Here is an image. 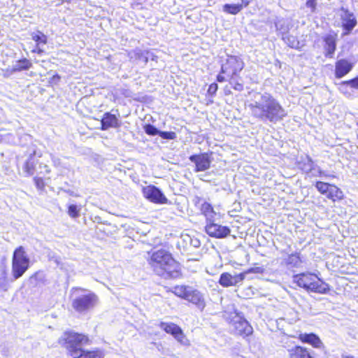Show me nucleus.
<instances>
[{
	"label": "nucleus",
	"mask_w": 358,
	"mask_h": 358,
	"mask_svg": "<svg viewBox=\"0 0 358 358\" xmlns=\"http://www.w3.org/2000/svg\"><path fill=\"white\" fill-rule=\"evenodd\" d=\"M31 67L32 62L29 59L27 58H22L16 62L15 65L13 67L12 71L20 72L22 71L29 70Z\"/></svg>",
	"instance_id": "nucleus-24"
},
{
	"label": "nucleus",
	"mask_w": 358,
	"mask_h": 358,
	"mask_svg": "<svg viewBox=\"0 0 358 358\" xmlns=\"http://www.w3.org/2000/svg\"><path fill=\"white\" fill-rule=\"evenodd\" d=\"M159 136L163 139L174 140L176 138V134L174 131H160Z\"/></svg>",
	"instance_id": "nucleus-32"
},
{
	"label": "nucleus",
	"mask_w": 358,
	"mask_h": 358,
	"mask_svg": "<svg viewBox=\"0 0 358 358\" xmlns=\"http://www.w3.org/2000/svg\"><path fill=\"white\" fill-rule=\"evenodd\" d=\"M31 39L35 42L36 46L31 50V52L38 55H42L44 50L41 48V45H44L48 43V36L41 31H36L31 33Z\"/></svg>",
	"instance_id": "nucleus-22"
},
{
	"label": "nucleus",
	"mask_w": 358,
	"mask_h": 358,
	"mask_svg": "<svg viewBox=\"0 0 358 358\" xmlns=\"http://www.w3.org/2000/svg\"><path fill=\"white\" fill-rule=\"evenodd\" d=\"M301 255L299 252H294L288 255L286 264L291 266H297L301 263Z\"/></svg>",
	"instance_id": "nucleus-26"
},
{
	"label": "nucleus",
	"mask_w": 358,
	"mask_h": 358,
	"mask_svg": "<svg viewBox=\"0 0 358 358\" xmlns=\"http://www.w3.org/2000/svg\"><path fill=\"white\" fill-rule=\"evenodd\" d=\"M250 3V0H241V3H227L223 6V10L231 15H236L240 13L243 8H246Z\"/></svg>",
	"instance_id": "nucleus-23"
},
{
	"label": "nucleus",
	"mask_w": 358,
	"mask_h": 358,
	"mask_svg": "<svg viewBox=\"0 0 358 358\" xmlns=\"http://www.w3.org/2000/svg\"><path fill=\"white\" fill-rule=\"evenodd\" d=\"M146 262L152 271L164 278H178L182 276V266L174 257L166 244L160 243L147 252Z\"/></svg>",
	"instance_id": "nucleus-1"
},
{
	"label": "nucleus",
	"mask_w": 358,
	"mask_h": 358,
	"mask_svg": "<svg viewBox=\"0 0 358 358\" xmlns=\"http://www.w3.org/2000/svg\"><path fill=\"white\" fill-rule=\"evenodd\" d=\"M341 10L342 13L340 15V27L342 29L341 36L343 37L352 33L358 22L355 15L352 12L343 8H341Z\"/></svg>",
	"instance_id": "nucleus-10"
},
{
	"label": "nucleus",
	"mask_w": 358,
	"mask_h": 358,
	"mask_svg": "<svg viewBox=\"0 0 358 358\" xmlns=\"http://www.w3.org/2000/svg\"><path fill=\"white\" fill-rule=\"evenodd\" d=\"M142 194L145 199L156 204H166L169 202L168 199L161 189L153 185L143 187Z\"/></svg>",
	"instance_id": "nucleus-11"
},
{
	"label": "nucleus",
	"mask_w": 358,
	"mask_h": 358,
	"mask_svg": "<svg viewBox=\"0 0 358 358\" xmlns=\"http://www.w3.org/2000/svg\"><path fill=\"white\" fill-rule=\"evenodd\" d=\"M172 293L177 297L186 300L203 310L206 306V301L203 294L197 289L185 285H177L173 287Z\"/></svg>",
	"instance_id": "nucleus-7"
},
{
	"label": "nucleus",
	"mask_w": 358,
	"mask_h": 358,
	"mask_svg": "<svg viewBox=\"0 0 358 358\" xmlns=\"http://www.w3.org/2000/svg\"><path fill=\"white\" fill-rule=\"evenodd\" d=\"M338 34L331 31L322 37L324 55L326 58H333L337 48Z\"/></svg>",
	"instance_id": "nucleus-14"
},
{
	"label": "nucleus",
	"mask_w": 358,
	"mask_h": 358,
	"mask_svg": "<svg viewBox=\"0 0 358 358\" xmlns=\"http://www.w3.org/2000/svg\"><path fill=\"white\" fill-rule=\"evenodd\" d=\"M58 343L64 348L71 358H104L105 350L94 348L85 349L83 346L92 343L89 335L73 330H66L58 339Z\"/></svg>",
	"instance_id": "nucleus-2"
},
{
	"label": "nucleus",
	"mask_w": 358,
	"mask_h": 358,
	"mask_svg": "<svg viewBox=\"0 0 358 358\" xmlns=\"http://www.w3.org/2000/svg\"><path fill=\"white\" fill-rule=\"evenodd\" d=\"M234 334L237 336L245 338L253 333V328L250 324L243 318H239L233 323Z\"/></svg>",
	"instance_id": "nucleus-16"
},
{
	"label": "nucleus",
	"mask_w": 358,
	"mask_h": 358,
	"mask_svg": "<svg viewBox=\"0 0 358 358\" xmlns=\"http://www.w3.org/2000/svg\"><path fill=\"white\" fill-rule=\"evenodd\" d=\"M293 282L310 292L325 294L330 291L329 284L313 272L306 271L294 275Z\"/></svg>",
	"instance_id": "nucleus-5"
},
{
	"label": "nucleus",
	"mask_w": 358,
	"mask_h": 358,
	"mask_svg": "<svg viewBox=\"0 0 358 358\" xmlns=\"http://www.w3.org/2000/svg\"><path fill=\"white\" fill-rule=\"evenodd\" d=\"M297 165L300 169L305 172H308L313 169V161L309 157L298 162Z\"/></svg>",
	"instance_id": "nucleus-25"
},
{
	"label": "nucleus",
	"mask_w": 358,
	"mask_h": 358,
	"mask_svg": "<svg viewBox=\"0 0 358 358\" xmlns=\"http://www.w3.org/2000/svg\"><path fill=\"white\" fill-rule=\"evenodd\" d=\"M121 125L116 115L106 112L103 115L101 120V130L106 131L110 128H118Z\"/></svg>",
	"instance_id": "nucleus-21"
},
{
	"label": "nucleus",
	"mask_w": 358,
	"mask_h": 358,
	"mask_svg": "<svg viewBox=\"0 0 358 358\" xmlns=\"http://www.w3.org/2000/svg\"><path fill=\"white\" fill-rule=\"evenodd\" d=\"M342 84L350 86L352 89L358 90V75L354 78L343 81Z\"/></svg>",
	"instance_id": "nucleus-33"
},
{
	"label": "nucleus",
	"mask_w": 358,
	"mask_h": 358,
	"mask_svg": "<svg viewBox=\"0 0 358 358\" xmlns=\"http://www.w3.org/2000/svg\"><path fill=\"white\" fill-rule=\"evenodd\" d=\"M252 115L257 119L277 122L283 120L287 113L280 103L271 95H262V103H250Z\"/></svg>",
	"instance_id": "nucleus-4"
},
{
	"label": "nucleus",
	"mask_w": 358,
	"mask_h": 358,
	"mask_svg": "<svg viewBox=\"0 0 358 358\" xmlns=\"http://www.w3.org/2000/svg\"><path fill=\"white\" fill-rule=\"evenodd\" d=\"M49 180V178H45L38 176H34L33 178L36 189L40 192L45 191V187L47 185V181Z\"/></svg>",
	"instance_id": "nucleus-27"
},
{
	"label": "nucleus",
	"mask_w": 358,
	"mask_h": 358,
	"mask_svg": "<svg viewBox=\"0 0 358 358\" xmlns=\"http://www.w3.org/2000/svg\"><path fill=\"white\" fill-rule=\"evenodd\" d=\"M160 328L166 334L173 336L178 342L184 343L187 340L182 329L176 324L173 322H161Z\"/></svg>",
	"instance_id": "nucleus-15"
},
{
	"label": "nucleus",
	"mask_w": 358,
	"mask_h": 358,
	"mask_svg": "<svg viewBox=\"0 0 358 358\" xmlns=\"http://www.w3.org/2000/svg\"><path fill=\"white\" fill-rule=\"evenodd\" d=\"M71 294L76 295L71 300V307L78 313H85L94 308L99 303L98 296L92 292L80 287H73L71 290Z\"/></svg>",
	"instance_id": "nucleus-6"
},
{
	"label": "nucleus",
	"mask_w": 358,
	"mask_h": 358,
	"mask_svg": "<svg viewBox=\"0 0 358 358\" xmlns=\"http://www.w3.org/2000/svg\"><path fill=\"white\" fill-rule=\"evenodd\" d=\"M12 275L15 280L21 278L30 266V260L25 248L20 245L16 248L12 257Z\"/></svg>",
	"instance_id": "nucleus-8"
},
{
	"label": "nucleus",
	"mask_w": 358,
	"mask_h": 358,
	"mask_svg": "<svg viewBox=\"0 0 358 358\" xmlns=\"http://www.w3.org/2000/svg\"><path fill=\"white\" fill-rule=\"evenodd\" d=\"M68 215L72 218H77L80 216V209L76 205H69L68 207Z\"/></svg>",
	"instance_id": "nucleus-31"
},
{
	"label": "nucleus",
	"mask_w": 358,
	"mask_h": 358,
	"mask_svg": "<svg viewBox=\"0 0 358 358\" xmlns=\"http://www.w3.org/2000/svg\"><path fill=\"white\" fill-rule=\"evenodd\" d=\"M315 187L321 194L325 195L333 202L341 201L344 198L343 191L334 184L317 181Z\"/></svg>",
	"instance_id": "nucleus-9"
},
{
	"label": "nucleus",
	"mask_w": 358,
	"mask_h": 358,
	"mask_svg": "<svg viewBox=\"0 0 358 358\" xmlns=\"http://www.w3.org/2000/svg\"><path fill=\"white\" fill-rule=\"evenodd\" d=\"M218 90V85L216 83H213L209 85L208 90H207V94L210 96L213 97L215 96Z\"/></svg>",
	"instance_id": "nucleus-34"
},
{
	"label": "nucleus",
	"mask_w": 358,
	"mask_h": 358,
	"mask_svg": "<svg viewBox=\"0 0 358 358\" xmlns=\"http://www.w3.org/2000/svg\"><path fill=\"white\" fill-rule=\"evenodd\" d=\"M205 231L210 237L220 239L227 237L231 233V229L229 227L210 221L205 226Z\"/></svg>",
	"instance_id": "nucleus-13"
},
{
	"label": "nucleus",
	"mask_w": 358,
	"mask_h": 358,
	"mask_svg": "<svg viewBox=\"0 0 358 358\" xmlns=\"http://www.w3.org/2000/svg\"><path fill=\"white\" fill-rule=\"evenodd\" d=\"M61 79V76L56 73L50 78V83L57 84Z\"/></svg>",
	"instance_id": "nucleus-37"
},
{
	"label": "nucleus",
	"mask_w": 358,
	"mask_h": 358,
	"mask_svg": "<svg viewBox=\"0 0 358 358\" xmlns=\"http://www.w3.org/2000/svg\"><path fill=\"white\" fill-rule=\"evenodd\" d=\"M145 132L150 136L159 135L160 131H159L154 125L151 124H146L143 126Z\"/></svg>",
	"instance_id": "nucleus-30"
},
{
	"label": "nucleus",
	"mask_w": 358,
	"mask_h": 358,
	"mask_svg": "<svg viewBox=\"0 0 358 358\" xmlns=\"http://www.w3.org/2000/svg\"><path fill=\"white\" fill-rule=\"evenodd\" d=\"M200 211L205 216H211L215 214L213 206L208 202L204 201L200 206Z\"/></svg>",
	"instance_id": "nucleus-28"
},
{
	"label": "nucleus",
	"mask_w": 358,
	"mask_h": 358,
	"mask_svg": "<svg viewBox=\"0 0 358 358\" xmlns=\"http://www.w3.org/2000/svg\"><path fill=\"white\" fill-rule=\"evenodd\" d=\"M23 169L27 176H32L35 171V164L30 159H27L23 165Z\"/></svg>",
	"instance_id": "nucleus-29"
},
{
	"label": "nucleus",
	"mask_w": 358,
	"mask_h": 358,
	"mask_svg": "<svg viewBox=\"0 0 358 358\" xmlns=\"http://www.w3.org/2000/svg\"><path fill=\"white\" fill-rule=\"evenodd\" d=\"M226 94H231V91H229V92H225Z\"/></svg>",
	"instance_id": "nucleus-39"
},
{
	"label": "nucleus",
	"mask_w": 358,
	"mask_h": 358,
	"mask_svg": "<svg viewBox=\"0 0 358 358\" xmlns=\"http://www.w3.org/2000/svg\"><path fill=\"white\" fill-rule=\"evenodd\" d=\"M297 338L302 343L308 344L314 348H322L324 347L322 340L315 333L299 334Z\"/></svg>",
	"instance_id": "nucleus-20"
},
{
	"label": "nucleus",
	"mask_w": 358,
	"mask_h": 358,
	"mask_svg": "<svg viewBox=\"0 0 358 358\" xmlns=\"http://www.w3.org/2000/svg\"><path fill=\"white\" fill-rule=\"evenodd\" d=\"M357 126H358V122H357Z\"/></svg>",
	"instance_id": "nucleus-40"
},
{
	"label": "nucleus",
	"mask_w": 358,
	"mask_h": 358,
	"mask_svg": "<svg viewBox=\"0 0 358 358\" xmlns=\"http://www.w3.org/2000/svg\"><path fill=\"white\" fill-rule=\"evenodd\" d=\"M264 268L262 267H251L241 273H244V279L245 278V275L248 273H263Z\"/></svg>",
	"instance_id": "nucleus-35"
},
{
	"label": "nucleus",
	"mask_w": 358,
	"mask_h": 358,
	"mask_svg": "<svg viewBox=\"0 0 358 358\" xmlns=\"http://www.w3.org/2000/svg\"><path fill=\"white\" fill-rule=\"evenodd\" d=\"M354 64L348 59H340L335 62L334 76L340 79L348 75L353 69Z\"/></svg>",
	"instance_id": "nucleus-17"
},
{
	"label": "nucleus",
	"mask_w": 358,
	"mask_h": 358,
	"mask_svg": "<svg viewBox=\"0 0 358 358\" xmlns=\"http://www.w3.org/2000/svg\"><path fill=\"white\" fill-rule=\"evenodd\" d=\"M289 358H317L316 355L308 348L296 345L288 350Z\"/></svg>",
	"instance_id": "nucleus-19"
},
{
	"label": "nucleus",
	"mask_w": 358,
	"mask_h": 358,
	"mask_svg": "<svg viewBox=\"0 0 358 358\" xmlns=\"http://www.w3.org/2000/svg\"><path fill=\"white\" fill-rule=\"evenodd\" d=\"M212 152H203L191 155L189 159L194 163V171L201 172L208 170L211 164Z\"/></svg>",
	"instance_id": "nucleus-12"
},
{
	"label": "nucleus",
	"mask_w": 358,
	"mask_h": 358,
	"mask_svg": "<svg viewBox=\"0 0 358 358\" xmlns=\"http://www.w3.org/2000/svg\"><path fill=\"white\" fill-rule=\"evenodd\" d=\"M245 65L241 56L227 55L225 61L221 64L216 80L219 83L227 81L234 90L243 91L245 83L241 76V73L245 68Z\"/></svg>",
	"instance_id": "nucleus-3"
},
{
	"label": "nucleus",
	"mask_w": 358,
	"mask_h": 358,
	"mask_svg": "<svg viewBox=\"0 0 358 358\" xmlns=\"http://www.w3.org/2000/svg\"><path fill=\"white\" fill-rule=\"evenodd\" d=\"M244 280V273H238L232 275L228 272L222 273L219 279V284L223 287L236 286L237 284Z\"/></svg>",
	"instance_id": "nucleus-18"
},
{
	"label": "nucleus",
	"mask_w": 358,
	"mask_h": 358,
	"mask_svg": "<svg viewBox=\"0 0 358 358\" xmlns=\"http://www.w3.org/2000/svg\"><path fill=\"white\" fill-rule=\"evenodd\" d=\"M306 6L309 8L311 12H315L317 8V0H307Z\"/></svg>",
	"instance_id": "nucleus-36"
},
{
	"label": "nucleus",
	"mask_w": 358,
	"mask_h": 358,
	"mask_svg": "<svg viewBox=\"0 0 358 358\" xmlns=\"http://www.w3.org/2000/svg\"><path fill=\"white\" fill-rule=\"evenodd\" d=\"M343 358H355V357L352 355H347V356L343 357Z\"/></svg>",
	"instance_id": "nucleus-38"
}]
</instances>
